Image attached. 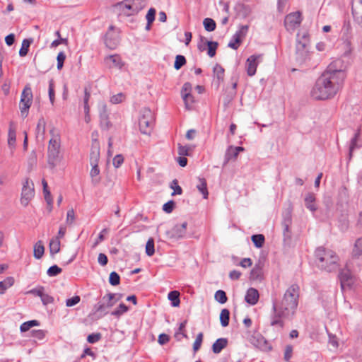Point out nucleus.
<instances>
[{
    "label": "nucleus",
    "instance_id": "45",
    "mask_svg": "<svg viewBox=\"0 0 362 362\" xmlns=\"http://www.w3.org/2000/svg\"><path fill=\"white\" fill-rule=\"evenodd\" d=\"M155 252L153 239L150 238L146 245V253L148 256H152Z\"/></svg>",
    "mask_w": 362,
    "mask_h": 362
},
{
    "label": "nucleus",
    "instance_id": "63",
    "mask_svg": "<svg viewBox=\"0 0 362 362\" xmlns=\"http://www.w3.org/2000/svg\"><path fill=\"white\" fill-rule=\"evenodd\" d=\"M282 224L284 226V235L288 238L291 234L290 226L291 223H289V221H288L286 222H283Z\"/></svg>",
    "mask_w": 362,
    "mask_h": 362
},
{
    "label": "nucleus",
    "instance_id": "37",
    "mask_svg": "<svg viewBox=\"0 0 362 362\" xmlns=\"http://www.w3.org/2000/svg\"><path fill=\"white\" fill-rule=\"evenodd\" d=\"M40 325V322L37 320H33L30 321H27L25 322H23L21 327L20 329L22 332H25L28 330H29L33 326H38Z\"/></svg>",
    "mask_w": 362,
    "mask_h": 362
},
{
    "label": "nucleus",
    "instance_id": "23",
    "mask_svg": "<svg viewBox=\"0 0 362 362\" xmlns=\"http://www.w3.org/2000/svg\"><path fill=\"white\" fill-rule=\"evenodd\" d=\"M361 136V131L360 129H358L357 132L355 133L354 136L351 139L350 141V146H349V158L351 159L352 157L353 151L356 149L359 148L361 147V145H358V140Z\"/></svg>",
    "mask_w": 362,
    "mask_h": 362
},
{
    "label": "nucleus",
    "instance_id": "52",
    "mask_svg": "<svg viewBox=\"0 0 362 362\" xmlns=\"http://www.w3.org/2000/svg\"><path fill=\"white\" fill-rule=\"evenodd\" d=\"M156 9L153 8H151L146 16V21H147V23H148V25H151L155 20V15H156Z\"/></svg>",
    "mask_w": 362,
    "mask_h": 362
},
{
    "label": "nucleus",
    "instance_id": "2",
    "mask_svg": "<svg viewBox=\"0 0 362 362\" xmlns=\"http://www.w3.org/2000/svg\"><path fill=\"white\" fill-rule=\"evenodd\" d=\"M300 288L297 284H292L285 291L282 299L272 300L273 314L270 325L273 327L283 328L284 320L292 319L295 315L298 305Z\"/></svg>",
    "mask_w": 362,
    "mask_h": 362
},
{
    "label": "nucleus",
    "instance_id": "12",
    "mask_svg": "<svg viewBox=\"0 0 362 362\" xmlns=\"http://www.w3.org/2000/svg\"><path fill=\"white\" fill-rule=\"evenodd\" d=\"M262 54H253L246 61V71L249 76H253L257 71L258 64L262 61Z\"/></svg>",
    "mask_w": 362,
    "mask_h": 362
},
{
    "label": "nucleus",
    "instance_id": "31",
    "mask_svg": "<svg viewBox=\"0 0 362 362\" xmlns=\"http://www.w3.org/2000/svg\"><path fill=\"white\" fill-rule=\"evenodd\" d=\"M33 42V39H24L22 42L21 47L19 50V55L21 57H25L27 55L28 52V49L31 43Z\"/></svg>",
    "mask_w": 362,
    "mask_h": 362
},
{
    "label": "nucleus",
    "instance_id": "48",
    "mask_svg": "<svg viewBox=\"0 0 362 362\" xmlns=\"http://www.w3.org/2000/svg\"><path fill=\"white\" fill-rule=\"evenodd\" d=\"M61 272V268H59L57 265H53L48 269L47 274L49 276H55L59 274Z\"/></svg>",
    "mask_w": 362,
    "mask_h": 362
},
{
    "label": "nucleus",
    "instance_id": "5",
    "mask_svg": "<svg viewBox=\"0 0 362 362\" xmlns=\"http://www.w3.org/2000/svg\"><path fill=\"white\" fill-rule=\"evenodd\" d=\"M139 127L141 133L150 134L154 124V115L148 107H144L139 112L138 118Z\"/></svg>",
    "mask_w": 362,
    "mask_h": 362
},
{
    "label": "nucleus",
    "instance_id": "29",
    "mask_svg": "<svg viewBox=\"0 0 362 362\" xmlns=\"http://www.w3.org/2000/svg\"><path fill=\"white\" fill-rule=\"evenodd\" d=\"M133 7V12L138 13L146 6L145 0H129Z\"/></svg>",
    "mask_w": 362,
    "mask_h": 362
},
{
    "label": "nucleus",
    "instance_id": "38",
    "mask_svg": "<svg viewBox=\"0 0 362 362\" xmlns=\"http://www.w3.org/2000/svg\"><path fill=\"white\" fill-rule=\"evenodd\" d=\"M214 298H215V300L221 304H224L228 300L226 293L223 290H218L215 293Z\"/></svg>",
    "mask_w": 362,
    "mask_h": 362
},
{
    "label": "nucleus",
    "instance_id": "49",
    "mask_svg": "<svg viewBox=\"0 0 362 362\" xmlns=\"http://www.w3.org/2000/svg\"><path fill=\"white\" fill-rule=\"evenodd\" d=\"M202 340H203V333L200 332L197 334L196 339L193 344V349L194 351H197L200 349L202 343Z\"/></svg>",
    "mask_w": 362,
    "mask_h": 362
},
{
    "label": "nucleus",
    "instance_id": "32",
    "mask_svg": "<svg viewBox=\"0 0 362 362\" xmlns=\"http://www.w3.org/2000/svg\"><path fill=\"white\" fill-rule=\"evenodd\" d=\"M168 299L171 301L172 305L177 307L180 305V293L177 291H173L169 292L168 295Z\"/></svg>",
    "mask_w": 362,
    "mask_h": 362
},
{
    "label": "nucleus",
    "instance_id": "60",
    "mask_svg": "<svg viewBox=\"0 0 362 362\" xmlns=\"http://www.w3.org/2000/svg\"><path fill=\"white\" fill-rule=\"evenodd\" d=\"M293 347L291 345L286 346L285 349L284 353V359L286 361H288L292 356Z\"/></svg>",
    "mask_w": 362,
    "mask_h": 362
},
{
    "label": "nucleus",
    "instance_id": "58",
    "mask_svg": "<svg viewBox=\"0 0 362 362\" xmlns=\"http://www.w3.org/2000/svg\"><path fill=\"white\" fill-rule=\"evenodd\" d=\"M43 291H45V288L43 286H40L30 290L27 293L33 294L40 298Z\"/></svg>",
    "mask_w": 362,
    "mask_h": 362
},
{
    "label": "nucleus",
    "instance_id": "47",
    "mask_svg": "<svg viewBox=\"0 0 362 362\" xmlns=\"http://www.w3.org/2000/svg\"><path fill=\"white\" fill-rule=\"evenodd\" d=\"M248 29L249 26L247 25H240L239 27L238 30L234 35H235L236 36L239 37L241 40H243L245 37L248 31Z\"/></svg>",
    "mask_w": 362,
    "mask_h": 362
},
{
    "label": "nucleus",
    "instance_id": "42",
    "mask_svg": "<svg viewBox=\"0 0 362 362\" xmlns=\"http://www.w3.org/2000/svg\"><path fill=\"white\" fill-rule=\"evenodd\" d=\"M242 40H241L239 37L236 36L235 35H233L230 41L228 43V47L233 49H237L239 47Z\"/></svg>",
    "mask_w": 362,
    "mask_h": 362
},
{
    "label": "nucleus",
    "instance_id": "34",
    "mask_svg": "<svg viewBox=\"0 0 362 362\" xmlns=\"http://www.w3.org/2000/svg\"><path fill=\"white\" fill-rule=\"evenodd\" d=\"M100 118L101 127L104 129H108L110 127L111 124L105 110L100 112Z\"/></svg>",
    "mask_w": 362,
    "mask_h": 362
},
{
    "label": "nucleus",
    "instance_id": "56",
    "mask_svg": "<svg viewBox=\"0 0 362 362\" xmlns=\"http://www.w3.org/2000/svg\"><path fill=\"white\" fill-rule=\"evenodd\" d=\"M101 339V334L100 333H93L89 334L87 337V341L89 343L93 344L98 341Z\"/></svg>",
    "mask_w": 362,
    "mask_h": 362
},
{
    "label": "nucleus",
    "instance_id": "30",
    "mask_svg": "<svg viewBox=\"0 0 362 362\" xmlns=\"http://www.w3.org/2000/svg\"><path fill=\"white\" fill-rule=\"evenodd\" d=\"M230 320V312L228 309L223 308L221 311L220 322L223 327H227Z\"/></svg>",
    "mask_w": 362,
    "mask_h": 362
},
{
    "label": "nucleus",
    "instance_id": "16",
    "mask_svg": "<svg viewBox=\"0 0 362 362\" xmlns=\"http://www.w3.org/2000/svg\"><path fill=\"white\" fill-rule=\"evenodd\" d=\"M214 83L218 89L224 81L225 70L221 65L216 64L213 69Z\"/></svg>",
    "mask_w": 362,
    "mask_h": 362
},
{
    "label": "nucleus",
    "instance_id": "55",
    "mask_svg": "<svg viewBox=\"0 0 362 362\" xmlns=\"http://www.w3.org/2000/svg\"><path fill=\"white\" fill-rule=\"evenodd\" d=\"M80 297L78 296H75L71 298H69L66 300V305L67 307H72L75 305H76L77 303H78L80 302Z\"/></svg>",
    "mask_w": 362,
    "mask_h": 362
},
{
    "label": "nucleus",
    "instance_id": "27",
    "mask_svg": "<svg viewBox=\"0 0 362 362\" xmlns=\"http://www.w3.org/2000/svg\"><path fill=\"white\" fill-rule=\"evenodd\" d=\"M199 184L197 185V189L202 193L204 199H207L209 192L207 189V183L204 178L199 177Z\"/></svg>",
    "mask_w": 362,
    "mask_h": 362
},
{
    "label": "nucleus",
    "instance_id": "57",
    "mask_svg": "<svg viewBox=\"0 0 362 362\" xmlns=\"http://www.w3.org/2000/svg\"><path fill=\"white\" fill-rule=\"evenodd\" d=\"M49 98L50 103L53 105L54 103V90L52 80H51L49 83Z\"/></svg>",
    "mask_w": 362,
    "mask_h": 362
},
{
    "label": "nucleus",
    "instance_id": "62",
    "mask_svg": "<svg viewBox=\"0 0 362 362\" xmlns=\"http://www.w3.org/2000/svg\"><path fill=\"white\" fill-rule=\"evenodd\" d=\"M178 154L181 156H188L189 155V147L187 146L179 145Z\"/></svg>",
    "mask_w": 362,
    "mask_h": 362
},
{
    "label": "nucleus",
    "instance_id": "28",
    "mask_svg": "<svg viewBox=\"0 0 362 362\" xmlns=\"http://www.w3.org/2000/svg\"><path fill=\"white\" fill-rule=\"evenodd\" d=\"M60 251V241L59 238H52L49 242V252L52 255Z\"/></svg>",
    "mask_w": 362,
    "mask_h": 362
},
{
    "label": "nucleus",
    "instance_id": "40",
    "mask_svg": "<svg viewBox=\"0 0 362 362\" xmlns=\"http://www.w3.org/2000/svg\"><path fill=\"white\" fill-rule=\"evenodd\" d=\"M203 24L206 31L211 32L216 29V23L212 18H206L204 20Z\"/></svg>",
    "mask_w": 362,
    "mask_h": 362
},
{
    "label": "nucleus",
    "instance_id": "35",
    "mask_svg": "<svg viewBox=\"0 0 362 362\" xmlns=\"http://www.w3.org/2000/svg\"><path fill=\"white\" fill-rule=\"evenodd\" d=\"M204 44L208 46V55L210 57H213L216 55V51L218 47V43L216 42H211L206 40Z\"/></svg>",
    "mask_w": 362,
    "mask_h": 362
},
{
    "label": "nucleus",
    "instance_id": "51",
    "mask_svg": "<svg viewBox=\"0 0 362 362\" xmlns=\"http://www.w3.org/2000/svg\"><path fill=\"white\" fill-rule=\"evenodd\" d=\"M40 298L44 305H47L54 302V298L45 293V291L42 292V295L41 296Z\"/></svg>",
    "mask_w": 362,
    "mask_h": 362
},
{
    "label": "nucleus",
    "instance_id": "6",
    "mask_svg": "<svg viewBox=\"0 0 362 362\" xmlns=\"http://www.w3.org/2000/svg\"><path fill=\"white\" fill-rule=\"evenodd\" d=\"M32 90L30 85L27 84L21 93V100L19 104L21 115L23 118L28 116L29 108L32 105Z\"/></svg>",
    "mask_w": 362,
    "mask_h": 362
},
{
    "label": "nucleus",
    "instance_id": "17",
    "mask_svg": "<svg viewBox=\"0 0 362 362\" xmlns=\"http://www.w3.org/2000/svg\"><path fill=\"white\" fill-rule=\"evenodd\" d=\"M46 131V121L43 117L39 119L36 129L35 137L37 141L42 142L45 140Z\"/></svg>",
    "mask_w": 362,
    "mask_h": 362
},
{
    "label": "nucleus",
    "instance_id": "36",
    "mask_svg": "<svg viewBox=\"0 0 362 362\" xmlns=\"http://www.w3.org/2000/svg\"><path fill=\"white\" fill-rule=\"evenodd\" d=\"M264 240V236L262 234L253 235L252 236V243H254L255 246L258 248H260L263 246Z\"/></svg>",
    "mask_w": 362,
    "mask_h": 362
},
{
    "label": "nucleus",
    "instance_id": "14",
    "mask_svg": "<svg viewBox=\"0 0 362 362\" xmlns=\"http://www.w3.org/2000/svg\"><path fill=\"white\" fill-rule=\"evenodd\" d=\"M352 14L356 23L362 27V0H354Z\"/></svg>",
    "mask_w": 362,
    "mask_h": 362
},
{
    "label": "nucleus",
    "instance_id": "22",
    "mask_svg": "<svg viewBox=\"0 0 362 362\" xmlns=\"http://www.w3.org/2000/svg\"><path fill=\"white\" fill-rule=\"evenodd\" d=\"M362 255V237L357 238L354 244L351 256L353 258H359Z\"/></svg>",
    "mask_w": 362,
    "mask_h": 362
},
{
    "label": "nucleus",
    "instance_id": "53",
    "mask_svg": "<svg viewBox=\"0 0 362 362\" xmlns=\"http://www.w3.org/2000/svg\"><path fill=\"white\" fill-rule=\"evenodd\" d=\"M66 59V54H64V52H60L58 55H57V69L59 70H60L63 66H64V62Z\"/></svg>",
    "mask_w": 362,
    "mask_h": 362
},
{
    "label": "nucleus",
    "instance_id": "43",
    "mask_svg": "<svg viewBox=\"0 0 362 362\" xmlns=\"http://www.w3.org/2000/svg\"><path fill=\"white\" fill-rule=\"evenodd\" d=\"M186 64V59L182 55H177L174 63V68L179 70L182 66Z\"/></svg>",
    "mask_w": 362,
    "mask_h": 362
},
{
    "label": "nucleus",
    "instance_id": "39",
    "mask_svg": "<svg viewBox=\"0 0 362 362\" xmlns=\"http://www.w3.org/2000/svg\"><path fill=\"white\" fill-rule=\"evenodd\" d=\"M115 68L121 71H127V65L124 62L119 55L115 54Z\"/></svg>",
    "mask_w": 362,
    "mask_h": 362
},
{
    "label": "nucleus",
    "instance_id": "21",
    "mask_svg": "<svg viewBox=\"0 0 362 362\" xmlns=\"http://www.w3.org/2000/svg\"><path fill=\"white\" fill-rule=\"evenodd\" d=\"M228 345V339L226 338L218 339L212 345V351L214 354H219Z\"/></svg>",
    "mask_w": 362,
    "mask_h": 362
},
{
    "label": "nucleus",
    "instance_id": "20",
    "mask_svg": "<svg viewBox=\"0 0 362 362\" xmlns=\"http://www.w3.org/2000/svg\"><path fill=\"white\" fill-rule=\"evenodd\" d=\"M315 201L316 197L314 193H308L306 194L304 198L305 207L312 213H315L317 210V206L316 205Z\"/></svg>",
    "mask_w": 362,
    "mask_h": 362
},
{
    "label": "nucleus",
    "instance_id": "59",
    "mask_svg": "<svg viewBox=\"0 0 362 362\" xmlns=\"http://www.w3.org/2000/svg\"><path fill=\"white\" fill-rule=\"evenodd\" d=\"M175 206V202L173 200H170L163 206V210L166 213H171L173 210Z\"/></svg>",
    "mask_w": 362,
    "mask_h": 362
},
{
    "label": "nucleus",
    "instance_id": "64",
    "mask_svg": "<svg viewBox=\"0 0 362 362\" xmlns=\"http://www.w3.org/2000/svg\"><path fill=\"white\" fill-rule=\"evenodd\" d=\"M75 219L74 211L73 209H69L66 214V222L69 224H71Z\"/></svg>",
    "mask_w": 362,
    "mask_h": 362
},
{
    "label": "nucleus",
    "instance_id": "18",
    "mask_svg": "<svg viewBox=\"0 0 362 362\" xmlns=\"http://www.w3.org/2000/svg\"><path fill=\"white\" fill-rule=\"evenodd\" d=\"M115 8L124 13L127 16L135 15L133 12V7L129 0H124L115 4Z\"/></svg>",
    "mask_w": 362,
    "mask_h": 362
},
{
    "label": "nucleus",
    "instance_id": "9",
    "mask_svg": "<svg viewBox=\"0 0 362 362\" xmlns=\"http://www.w3.org/2000/svg\"><path fill=\"white\" fill-rule=\"evenodd\" d=\"M113 306V293L109 292L107 295L103 296L98 303L96 311L100 316L107 314L111 312L112 307Z\"/></svg>",
    "mask_w": 362,
    "mask_h": 362
},
{
    "label": "nucleus",
    "instance_id": "3",
    "mask_svg": "<svg viewBox=\"0 0 362 362\" xmlns=\"http://www.w3.org/2000/svg\"><path fill=\"white\" fill-rule=\"evenodd\" d=\"M317 267L327 272L336 271L339 267V257L332 250L319 247L315 251Z\"/></svg>",
    "mask_w": 362,
    "mask_h": 362
},
{
    "label": "nucleus",
    "instance_id": "54",
    "mask_svg": "<svg viewBox=\"0 0 362 362\" xmlns=\"http://www.w3.org/2000/svg\"><path fill=\"white\" fill-rule=\"evenodd\" d=\"M45 333L46 332L42 329H34L32 331V337L39 340H42L45 338Z\"/></svg>",
    "mask_w": 362,
    "mask_h": 362
},
{
    "label": "nucleus",
    "instance_id": "61",
    "mask_svg": "<svg viewBox=\"0 0 362 362\" xmlns=\"http://www.w3.org/2000/svg\"><path fill=\"white\" fill-rule=\"evenodd\" d=\"M183 101L185 103L186 109L191 110L192 105L194 103V99L193 95L192 94H189V97H188L187 99H186V100H183Z\"/></svg>",
    "mask_w": 362,
    "mask_h": 362
},
{
    "label": "nucleus",
    "instance_id": "50",
    "mask_svg": "<svg viewBox=\"0 0 362 362\" xmlns=\"http://www.w3.org/2000/svg\"><path fill=\"white\" fill-rule=\"evenodd\" d=\"M128 310L129 308L124 303H120L116 310H115V315L120 316Z\"/></svg>",
    "mask_w": 362,
    "mask_h": 362
},
{
    "label": "nucleus",
    "instance_id": "15",
    "mask_svg": "<svg viewBox=\"0 0 362 362\" xmlns=\"http://www.w3.org/2000/svg\"><path fill=\"white\" fill-rule=\"evenodd\" d=\"M245 148L242 146L235 147L233 146H230L226 149L225 156H224V161L223 165H226L230 160H235L237 158L240 152L244 151Z\"/></svg>",
    "mask_w": 362,
    "mask_h": 362
},
{
    "label": "nucleus",
    "instance_id": "44",
    "mask_svg": "<svg viewBox=\"0 0 362 362\" xmlns=\"http://www.w3.org/2000/svg\"><path fill=\"white\" fill-rule=\"evenodd\" d=\"M262 269L259 267H255L250 272V279L252 280H258L262 278Z\"/></svg>",
    "mask_w": 362,
    "mask_h": 362
},
{
    "label": "nucleus",
    "instance_id": "46",
    "mask_svg": "<svg viewBox=\"0 0 362 362\" xmlns=\"http://www.w3.org/2000/svg\"><path fill=\"white\" fill-rule=\"evenodd\" d=\"M170 187L173 189V192L172 193V196L175 194H182V189L180 186L178 185V182L177 180H173L170 184Z\"/></svg>",
    "mask_w": 362,
    "mask_h": 362
},
{
    "label": "nucleus",
    "instance_id": "10",
    "mask_svg": "<svg viewBox=\"0 0 362 362\" xmlns=\"http://www.w3.org/2000/svg\"><path fill=\"white\" fill-rule=\"evenodd\" d=\"M302 21L301 13L296 11L288 14L284 20V25L288 31H293Z\"/></svg>",
    "mask_w": 362,
    "mask_h": 362
},
{
    "label": "nucleus",
    "instance_id": "13",
    "mask_svg": "<svg viewBox=\"0 0 362 362\" xmlns=\"http://www.w3.org/2000/svg\"><path fill=\"white\" fill-rule=\"evenodd\" d=\"M99 159V150L97 148H93L90 153V165H92V169L90 170V175L93 179V182L97 183L98 182V179H94V177H97L100 170L98 167V161Z\"/></svg>",
    "mask_w": 362,
    "mask_h": 362
},
{
    "label": "nucleus",
    "instance_id": "11",
    "mask_svg": "<svg viewBox=\"0 0 362 362\" xmlns=\"http://www.w3.org/2000/svg\"><path fill=\"white\" fill-rule=\"evenodd\" d=\"M187 222L184 221L176 224L173 228L168 231L167 234L169 238L178 240L186 236Z\"/></svg>",
    "mask_w": 362,
    "mask_h": 362
},
{
    "label": "nucleus",
    "instance_id": "1",
    "mask_svg": "<svg viewBox=\"0 0 362 362\" xmlns=\"http://www.w3.org/2000/svg\"><path fill=\"white\" fill-rule=\"evenodd\" d=\"M334 62L316 80L313 86L310 95L316 100H326L334 98L343 87L346 73L341 69H337Z\"/></svg>",
    "mask_w": 362,
    "mask_h": 362
},
{
    "label": "nucleus",
    "instance_id": "25",
    "mask_svg": "<svg viewBox=\"0 0 362 362\" xmlns=\"http://www.w3.org/2000/svg\"><path fill=\"white\" fill-rule=\"evenodd\" d=\"M13 284L14 279L12 276L6 277L4 280L0 281V294H4Z\"/></svg>",
    "mask_w": 362,
    "mask_h": 362
},
{
    "label": "nucleus",
    "instance_id": "19",
    "mask_svg": "<svg viewBox=\"0 0 362 362\" xmlns=\"http://www.w3.org/2000/svg\"><path fill=\"white\" fill-rule=\"evenodd\" d=\"M259 298V295L258 291L256 288H250L246 292L245 300L248 304L254 305L257 303Z\"/></svg>",
    "mask_w": 362,
    "mask_h": 362
},
{
    "label": "nucleus",
    "instance_id": "7",
    "mask_svg": "<svg viewBox=\"0 0 362 362\" xmlns=\"http://www.w3.org/2000/svg\"><path fill=\"white\" fill-rule=\"evenodd\" d=\"M308 40L305 36L303 37V41L298 40L296 43V60L303 64L309 59V51L308 49Z\"/></svg>",
    "mask_w": 362,
    "mask_h": 362
},
{
    "label": "nucleus",
    "instance_id": "4",
    "mask_svg": "<svg viewBox=\"0 0 362 362\" xmlns=\"http://www.w3.org/2000/svg\"><path fill=\"white\" fill-rule=\"evenodd\" d=\"M52 138L49 141L47 146V163L49 167L54 168L60 161L61 139L59 134H55L53 128L49 131Z\"/></svg>",
    "mask_w": 362,
    "mask_h": 362
},
{
    "label": "nucleus",
    "instance_id": "8",
    "mask_svg": "<svg viewBox=\"0 0 362 362\" xmlns=\"http://www.w3.org/2000/svg\"><path fill=\"white\" fill-rule=\"evenodd\" d=\"M35 195L34 184L30 179L26 178L23 183L21 192V203L24 206L28 205L30 201Z\"/></svg>",
    "mask_w": 362,
    "mask_h": 362
},
{
    "label": "nucleus",
    "instance_id": "33",
    "mask_svg": "<svg viewBox=\"0 0 362 362\" xmlns=\"http://www.w3.org/2000/svg\"><path fill=\"white\" fill-rule=\"evenodd\" d=\"M192 90V84L189 82H186L183 84L181 90V95L183 100H186L189 94H191Z\"/></svg>",
    "mask_w": 362,
    "mask_h": 362
},
{
    "label": "nucleus",
    "instance_id": "41",
    "mask_svg": "<svg viewBox=\"0 0 362 362\" xmlns=\"http://www.w3.org/2000/svg\"><path fill=\"white\" fill-rule=\"evenodd\" d=\"M16 129L12 127V124H10L8 130V144L10 146H14L16 143Z\"/></svg>",
    "mask_w": 362,
    "mask_h": 362
},
{
    "label": "nucleus",
    "instance_id": "26",
    "mask_svg": "<svg viewBox=\"0 0 362 362\" xmlns=\"http://www.w3.org/2000/svg\"><path fill=\"white\" fill-rule=\"evenodd\" d=\"M45 252V247L42 243V241L38 240L34 245L33 248V255L35 258L39 259H40Z\"/></svg>",
    "mask_w": 362,
    "mask_h": 362
},
{
    "label": "nucleus",
    "instance_id": "24",
    "mask_svg": "<svg viewBox=\"0 0 362 362\" xmlns=\"http://www.w3.org/2000/svg\"><path fill=\"white\" fill-rule=\"evenodd\" d=\"M112 31H113V25H110L108 28V31L107 32V33L105 34V35L104 37V43L106 46V47H107L110 49H112V46H113Z\"/></svg>",
    "mask_w": 362,
    "mask_h": 362
}]
</instances>
